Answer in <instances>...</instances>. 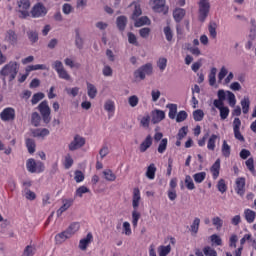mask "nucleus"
Returning a JSON list of instances; mask_svg holds the SVG:
<instances>
[{"label": "nucleus", "mask_w": 256, "mask_h": 256, "mask_svg": "<svg viewBox=\"0 0 256 256\" xmlns=\"http://www.w3.org/2000/svg\"><path fill=\"white\" fill-rule=\"evenodd\" d=\"M26 169L29 173H43L45 171V164L30 158L26 161Z\"/></svg>", "instance_id": "7ed1b4c3"}, {"label": "nucleus", "mask_w": 256, "mask_h": 256, "mask_svg": "<svg viewBox=\"0 0 256 256\" xmlns=\"http://www.w3.org/2000/svg\"><path fill=\"white\" fill-rule=\"evenodd\" d=\"M80 228H81V225L79 224V222H73L69 225L66 231H68V234H70V236L73 237V235L76 234Z\"/></svg>", "instance_id": "473e14b6"}, {"label": "nucleus", "mask_w": 256, "mask_h": 256, "mask_svg": "<svg viewBox=\"0 0 256 256\" xmlns=\"http://www.w3.org/2000/svg\"><path fill=\"white\" fill-rule=\"evenodd\" d=\"M217 189L220 193H225L227 191V184L224 179H220L217 184Z\"/></svg>", "instance_id": "e2e57ef3"}, {"label": "nucleus", "mask_w": 256, "mask_h": 256, "mask_svg": "<svg viewBox=\"0 0 256 256\" xmlns=\"http://www.w3.org/2000/svg\"><path fill=\"white\" fill-rule=\"evenodd\" d=\"M85 143V138L77 134L74 136L73 140L68 145V149L69 151H77V149H81V147H84Z\"/></svg>", "instance_id": "9d476101"}, {"label": "nucleus", "mask_w": 256, "mask_h": 256, "mask_svg": "<svg viewBox=\"0 0 256 256\" xmlns=\"http://www.w3.org/2000/svg\"><path fill=\"white\" fill-rule=\"evenodd\" d=\"M208 81L210 87H215V83H217V68H211L210 73L208 75Z\"/></svg>", "instance_id": "5701e85b"}, {"label": "nucleus", "mask_w": 256, "mask_h": 256, "mask_svg": "<svg viewBox=\"0 0 256 256\" xmlns=\"http://www.w3.org/2000/svg\"><path fill=\"white\" fill-rule=\"evenodd\" d=\"M240 105L242 107V112L244 113V115H247V113H249V107L251 106V101L249 100V97H244L241 100Z\"/></svg>", "instance_id": "2f4dec72"}, {"label": "nucleus", "mask_w": 256, "mask_h": 256, "mask_svg": "<svg viewBox=\"0 0 256 256\" xmlns=\"http://www.w3.org/2000/svg\"><path fill=\"white\" fill-rule=\"evenodd\" d=\"M134 26L135 27H143V25H151V20L147 16H142L140 18H137L134 20Z\"/></svg>", "instance_id": "bb28decb"}, {"label": "nucleus", "mask_w": 256, "mask_h": 256, "mask_svg": "<svg viewBox=\"0 0 256 256\" xmlns=\"http://www.w3.org/2000/svg\"><path fill=\"white\" fill-rule=\"evenodd\" d=\"M103 175L106 181H115V179H117V176L115 175V173H113V170L111 169L104 170Z\"/></svg>", "instance_id": "a18cd8bd"}, {"label": "nucleus", "mask_w": 256, "mask_h": 256, "mask_svg": "<svg viewBox=\"0 0 256 256\" xmlns=\"http://www.w3.org/2000/svg\"><path fill=\"white\" fill-rule=\"evenodd\" d=\"M17 5V11L20 13V19H27V17H29V9H31V1L18 0Z\"/></svg>", "instance_id": "39448f33"}, {"label": "nucleus", "mask_w": 256, "mask_h": 256, "mask_svg": "<svg viewBox=\"0 0 256 256\" xmlns=\"http://www.w3.org/2000/svg\"><path fill=\"white\" fill-rule=\"evenodd\" d=\"M151 145H153V137H151V135H148L139 146L140 153H145V151H147V149H149Z\"/></svg>", "instance_id": "6ab92c4d"}, {"label": "nucleus", "mask_w": 256, "mask_h": 256, "mask_svg": "<svg viewBox=\"0 0 256 256\" xmlns=\"http://www.w3.org/2000/svg\"><path fill=\"white\" fill-rule=\"evenodd\" d=\"M33 255H35V247L31 245L26 246V248L24 249L23 256H33Z\"/></svg>", "instance_id": "774afa93"}, {"label": "nucleus", "mask_w": 256, "mask_h": 256, "mask_svg": "<svg viewBox=\"0 0 256 256\" xmlns=\"http://www.w3.org/2000/svg\"><path fill=\"white\" fill-rule=\"evenodd\" d=\"M221 170V160L217 159L215 163L210 168L213 179H217L219 177V171Z\"/></svg>", "instance_id": "412c9836"}, {"label": "nucleus", "mask_w": 256, "mask_h": 256, "mask_svg": "<svg viewBox=\"0 0 256 256\" xmlns=\"http://www.w3.org/2000/svg\"><path fill=\"white\" fill-rule=\"evenodd\" d=\"M210 241L211 243H213L214 245L217 246H221L223 245V240L221 239V237L217 234H213L210 236Z\"/></svg>", "instance_id": "4d7b16f0"}, {"label": "nucleus", "mask_w": 256, "mask_h": 256, "mask_svg": "<svg viewBox=\"0 0 256 256\" xmlns=\"http://www.w3.org/2000/svg\"><path fill=\"white\" fill-rule=\"evenodd\" d=\"M31 123L34 125V127H39V123H41V116L39 113L34 112L31 115Z\"/></svg>", "instance_id": "3c124183"}, {"label": "nucleus", "mask_w": 256, "mask_h": 256, "mask_svg": "<svg viewBox=\"0 0 256 256\" xmlns=\"http://www.w3.org/2000/svg\"><path fill=\"white\" fill-rule=\"evenodd\" d=\"M187 117H189L187 112L185 110H181L176 115V123H183V121H185L187 119Z\"/></svg>", "instance_id": "603ef678"}, {"label": "nucleus", "mask_w": 256, "mask_h": 256, "mask_svg": "<svg viewBox=\"0 0 256 256\" xmlns=\"http://www.w3.org/2000/svg\"><path fill=\"white\" fill-rule=\"evenodd\" d=\"M203 117H205V113L203 110L198 109L193 112L194 121H203Z\"/></svg>", "instance_id": "5fc2aeb1"}, {"label": "nucleus", "mask_w": 256, "mask_h": 256, "mask_svg": "<svg viewBox=\"0 0 256 256\" xmlns=\"http://www.w3.org/2000/svg\"><path fill=\"white\" fill-rule=\"evenodd\" d=\"M67 95L71 97H77L79 95V87L65 88Z\"/></svg>", "instance_id": "680f3d73"}, {"label": "nucleus", "mask_w": 256, "mask_h": 256, "mask_svg": "<svg viewBox=\"0 0 256 256\" xmlns=\"http://www.w3.org/2000/svg\"><path fill=\"white\" fill-rule=\"evenodd\" d=\"M53 69L58 74L59 79H64V81H71V75L69 72H67L65 66H63V62L56 60L53 63Z\"/></svg>", "instance_id": "20e7f679"}, {"label": "nucleus", "mask_w": 256, "mask_h": 256, "mask_svg": "<svg viewBox=\"0 0 256 256\" xmlns=\"http://www.w3.org/2000/svg\"><path fill=\"white\" fill-rule=\"evenodd\" d=\"M152 74H153V64L147 63V64L141 66L140 68H138L134 72V77L136 79H141V81H143V79H145L146 75H152Z\"/></svg>", "instance_id": "0eeeda50"}, {"label": "nucleus", "mask_w": 256, "mask_h": 256, "mask_svg": "<svg viewBox=\"0 0 256 256\" xmlns=\"http://www.w3.org/2000/svg\"><path fill=\"white\" fill-rule=\"evenodd\" d=\"M141 201V190L139 188H134L133 189V195H132V225L133 227H137L139 223V219H141V213L137 211L139 209V203Z\"/></svg>", "instance_id": "f03ea898"}, {"label": "nucleus", "mask_w": 256, "mask_h": 256, "mask_svg": "<svg viewBox=\"0 0 256 256\" xmlns=\"http://www.w3.org/2000/svg\"><path fill=\"white\" fill-rule=\"evenodd\" d=\"M185 9L183 8H176L173 11V18L176 21V23H181L183 21V17H185Z\"/></svg>", "instance_id": "4be33fe9"}, {"label": "nucleus", "mask_w": 256, "mask_h": 256, "mask_svg": "<svg viewBox=\"0 0 256 256\" xmlns=\"http://www.w3.org/2000/svg\"><path fill=\"white\" fill-rule=\"evenodd\" d=\"M208 31L212 39H217V23L211 22L208 26Z\"/></svg>", "instance_id": "58836bf2"}, {"label": "nucleus", "mask_w": 256, "mask_h": 256, "mask_svg": "<svg viewBox=\"0 0 256 256\" xmlns=\"http://www.w3.org/2000/svg\"><path fill=\"white\" fill-rule=\"evenodd\" d=\"M203 254L205 256H217V250L212 248L211 246H205L203 248Z\"/></svg>", "instance_id": "864d4df0"}, {"label": "nucleus", "mask_w": 256, "mask_h": 256, "mask_svg": "<svg viewBox=\"0 0 256 256\" xmlns=\"http://www.w3.org/2000/svg\"><path fill=\"white\" fill-rule=\"evenodd\" d=\"M0 119L1 121H4V123H7L9 121H15V108H4L0 113Z\"/></svg>", "instance_id": "9b49d317"}, {"label": "nucleus", "mask_w": 256, "mask_h": 256, "mask_svg": "<svg viewBox=\"0 0 256 256\" xmlns=\"http://www.w3.org/2000/svg\"><path fill=\"white\" fill-rule=\"evenodd\" d=\"M157 67L160 69V71L167 69V58H159Z\"/></svg>", "instance_id": "69168bd1"}, {"label": "nucleus", "mask_w": 256, "mask_h": 256, "mask_svg": "<svg viewBox=\"0 0 256 256\" xmlns=\"http://www.w3.org/2000/svg\"><path fill=\"white\" fill-rule=\"evenodd\" d=\"M218 99H215L213 101V105L214 107H216V109H223V107H225L224 101L225 99H227V96L225 94V90H218Z\"/></svg>", "instance_id": "2eb2a0df"}, {"label": "nucleus", "mask_w": 256, "mask_h": 256, "mask_svg": "<svg viewBox=\"0 0 256 256\" xmlns=\"http://www.w3.org/2000/svg\"><path fill=\"white\" fill-rule=\"evenodd\" d=\"M26 147L28 149V153H30L31 155H33V153H35V140L31 139V138H27L26 141Z\"/></svg>", "instance_id": "79ce46f5"}, {"label": "nucleus", "mask_w": 256, "mask_h": 256, "mask_svg": "<svg viewBox=\"0 0 256 256\" xmlns=\"http://www.w3.org/2000/svg\"><path fill=\"white\" fill-rule=\"evenodd\" d=\"M171 253V245H161L158 247V255L159 256H167Z\"/></svg>", "instance_id": "ea45409f"}, {"label": "nucleus", "mask_w": 256, "mask_h": 256, "mask_svg": "<svg viewBox=\"0 0 256 256\" xmlns=\"http://www.w3.org/2000/svg\"><path fill=\"white\" fill-rule=\"evenodd\" d=\"M71 205H73V199L63 200V205L58 209L57 215L65 213V211H67Z\"/></svg>", "instance_id": "cd10ccee"}, {"label": "nucleus", "mask_w": 256, "mask_h": 256, "mask_svg": "<svg viewBox=\"0 0 256 256\" xmlns=\"http://www.w3.org/2000/svg\"><path fill=\"white\" fill-rule=\"evenodd\" d=\"M212 224L214 227H216L217 231H219L221 227H223V219L219 218V216H216L212 218Z\"/></svg>", "instance_id": "13d9d810"}, {"label": "nucleus", "mask_w": 256, "mask_h": 256, "mask_svg": "<svg viewBox=\"0 0 256 256\" xmlns=\"http://www.w3.org/2000/svg\"><path fill=\"white\" fill-rule=\"evenodd\" d=\"M104 109L108 113H115V102L113 100H106L104 103Z\"/></svg>", "instance_id": "37998d69"}, {"label": "nucleus", "mask_w": 256, "mask_h": 256, "mask_svg": "<svg viewBox=\"0 0 256 256\" xmlns=\"http://www.w3.org/2000/svg\"><path fill=\"white\" fill-rule=\"evenodd\" d=\"M31 15L34 18L45 17L47 15V8L42 3H37L33 6Z\"/></svg>", "instance_id": "ddd939ff"}, {"label": "nucleus", "mask_w": 256, "mask_h": 256, "mask_svg": "<svg viewBox=\"0 0 256 256\" xmlns=\"http://www.w3.org/2000/svg\"><path fill=\"white\" fill-rule=\"evenodd\" d=\"M225 95H227L228 105L230 107H235V105H237V98L235 97V94L231 91H226Z\"/></svg>", "instance_id": "e433bc0d"}, {"label": "nucleus", "mask_w": 256, "mask_h": 256, "mask_svg": "<svg viewBox=\"0 0 256 256\" xmlns=\"http://www.w3.org/2000/svg\"><path fill=\"white\" fill-rule=\"evenodd\" d=\"M167 143H169V141L167 140V138H164L160 141V144L158 146V153H165V151H167Z\"/></svg>", "instance_id": "6e6d98bb"}, {"label": "nucleus", "mask_w": 256, "mask_h": 256, "mask_svg": "<svg viewBox=\"0 0 256 256\" xmlns=\"http://www.w3.org/2000/svg\"><path fill=\"white\" fill-rule=\"evenodd\" d=\"M27 35L31 43H37V41H39V33H37V31L30 30L27 32Z\"/></svg>", "instance_id": "09e8293b"}, {"label": "nucleus", "mask_w": 256, "mask_h": 256, "mask_svg": "<svg viewBox=\"0 0 256 256\" xmlns=\"http://www.w3.org/2000/svg\"><path fill=\"white\" fill-rule=\"evenodd\" d=\"M222 155L224 157H230V155H231V146H229V144H227V140L223 141V144H222Z\"/></svg>", "instance_id": "49530a36"}, {"label": "nucleus", "mask_w": 256, "mask_h": 256, "mask_svg": "<svg viewBox=\"0 0 256 256\" xmlns=\"http://www.w3.org/2000/svg\"><path fill=\"white\" fill-rule=\"evenodd\" d=\"M132 5L134 7V10H133L131 19L133 21H137V19H139V17L143 15V10H141V4H139V2H133Z\"/></svg>", "instance_id": "aec40b11"}, {"label": "nucleus", "mask_w": 256, "mask_h": 256, "mask_svg": "<svg viewBox=\"0 0 256 256\" xmlns=\"http://www.w3.org/2000/svg\"><path fill=\"white\" fill-rule=\"evenodd\" d=\"M165 0H150L149 5L155 13H164L167 15L168 9L165 7Z\"/></svg>", "instance_id": "6e6552de"}, {"label": "nucleus", "mask_w": 256, "mask_h": 256, "mask_svg": "<svg viewBox=\"0 0 256 256\" xmlns=\"http://www.w3.org/2000/svg\"><path fill=\"white\" fill-rule=\"evenodd\" d=\"M87 93H88V97L90 99H95V97H97V87H95V85L88 82L87 83Z\"/></svg>", "instance_id": "f704fd0d"}, {"label": "nucleus", "mask_w": 256, "mask_h": 256, "mask_svg": "<svg viewBox=\"0 0 256 256\" xmlns=\"http://www.w3.org/2000/svg\"><path fill=\"white\" fill-rule=\"evenodd\" d=\"M199 225H201V219H199L198 217L194 218L192 224L190 225L191 233L197 235V233H199Z\"/></svg>", "instance_id": "c9c22d12"}, {"label": "nucleus", "mask_w": 256, "mask_h": 256, "mask_svg": "<svg viewBox=\"0 0 256 256\" xmlns=\"http://www.w3.org/2000/svg\"><path fill=\"white\" fill-rule=\"evenodd\" d=\"M18 73L19 64L17 61H10L0 69V79L3 81V83H7V81L11 83L17 79Z\"/></svg>", "instance_id": "f257e3e1"}, {"label": "nucleus", "mask_w": 256, "mask_h": 256, "mask_svg": "<svg viewBox=\"0 0 256 256\" xmlns=\"http://www.w3.org/2000/svg\"><path fill=\"white\" fill-rule=\"evenodd\" d=\"M43 99H45V94L43 92H38L32 96L31 103L32 105H37V103Z\"/></svg>", "instance_id": "de8ad7c7"}, {"label": "nucleus", "mask_w": 256, "mask_h": 256, "mask_svg": "<svg viewBox=\"0 0 256 256\" xmlns=\"http://www.w3.org/2000/svg\"><path fill=\"white\" fill-rule=\"evenodd\" d=\"M210 9L211 4L208 1L203 0L199 2V21L203 23L207 19Z\"/></svg>", "instance_id": "1a4fd4ad"}, {"label": "nucleus", "mask_w": 256, "mask_h": 256, "mask_svg": "<svg viewBox=\"0 0 256 256\" xmlns=\"http://www.w3.org/2000/svg\"><path fill=\"white\" fill-rule=\"evenodd\" d=\"M165 119V111L163 110H154L152 111V119L151 122L153 125H157V123H161Z\"/></svg>", "instance_id": "dca6fc26"}, {"label": "nucleus", "mask_w": 256, "mask_h": 256, "mask_svg": "<svg viewBox=\"0 0 256 256\" xmlns=\"http://www.w3.org/2000/svg\"><path fill=\"white\" fill-rule=\"evenodd\" d=\"M220 111V119H222V121H225V119H227V117H229V107L224 106L223 108L219 109Z\"/></svg>", "instance_id": "052dcab7"}, {"label": "nucleus", "mask_w": 256, "mask_h": 256, "mask_svg": "<svg viewBox=\"0 0 256 256\" xmlns=\"http://www.w3.org/2000/svg\"><path fill=\"white\" fill-rule=\"evenodd\" d=\"M64 167L65 169H71L73 167V158L69 154L65 156Z\"/></svg>", "instance_id": "338daca9"}, {"label": "nucleus", "mask_w": 256, "mask_h": 256, "mask_svg": "<svg viewBox=\"0 0 256 256\" xmlns=\"http://www.w3.org/2000/svg\"><path fill=\"white\" fill-rule=\"evenodd\" d=\"M206 177H207L206 172H198L193 175V179H194L195 183H203L205 181Z\"/></svg>", "instance_id": "c03bdc74"}, {"label": "nucleus", "mask_w": 256, "mask_h": 256, "mask_svg": "<svg viewBox=\"0 0 256 256\" xmlns=\"http://www.w3.org/2000/svg\"><path fill=\"white\" fill-rule=\"evenodd\" d=\"M217 139H219V136L216 134H212L210 136L207 143V149L209 151H215V147H216L215 143H217Z\"/></svg>", "instance_id": "c85d7f7f"}, {"label": "nucleus", "mask_w": 256, "mask_h": 256, "mask_svg": "<svg viewBox=\"0 0 256 256\" xmlns=\"http://www.w3.org/2000/svg\"><path fill=\"white\" fill-rule=\"evenodd\" d=\"M47 69V65L45 64H36V65H29L26 67L25 71L27 73H31V71H45Z\"/></svg>", "instance_id": "c756f323"}, {"label": "nucleus", "mask_w": 256, "mask_h": 256, "mask_svg": "<svg viewBox=\"0 0 256 256\" xmlns=\"http://www.w3.org/2000/svg\"><path fill=\"white\" fill-rule=\"evenodd\" d=\"M89 188H87L86 186H80L76 192H75V197H83V195H85V193H89Z\"/></svg>", "instance_id": "bf43d9fd"}, {"label": "nucleus", "mask_w": 256, "mask_h": 256, "mask_svg": "<svg viewBox=\"0 0 256 256\" xmlns=\"http://www.w3.org/2000/svg\"><path fill=\"white\" fill-rule=\"evenodd\" d=\"M244 217H245L247 223H254L256 213H255V211H253L251 209H246V210H244Z\"/></svg>", "instance_id": "7c9ffc66"}, {"label": "nucleus", "mask_w": 256, "mask_h": 256, "mask_svg": "<svg viewBox=\"0 0 256 256\" xmlns=\"http://www.w3.org/2000/svg\"><path fill=\"white\" fill-rule=\"evenodd\" d=\"M233 131H234V137L238 141L244 142L245 137L241 134V119L234 118L233 120Z\"/></svg>", "instance_id": "4468645a"}, {"label": "nucleus", "mask_w": 256, "mask_h": 256, "mask_svg": "<svg viewBox=\"0 0 256 256\" xmlns=\"http://www.w3.org/2000/svg\"><path fill=\"white\" fill-rule=\"evenodd\" d=\"M116 25L119 31H125V28L127 27V17L126 16H119L116 19Z\"/></svg>", "instance_id": "a878e982"}, {"label": "nucleus", "mask_w": 256, "mask_h": 256, "mask_svg": "<svg viewBox=\"0 0 256 256\" xmlns=\"http://www.w3.org/2000/svg\"><path fill=\"white\" fill-rule=\"evenodd\" d=\"M5 41L7 43H10V45H17L18 36L17 33H15L14 30H8L5 35Z\"/></svg>", "instance_id": "a211bd4d"}, {"label": "nucleus", "mask_w": 256, "mask_h": 256, "mask_svg": "<svg viewBox=\"0 0 256 256\" xmlns=\"http://www.w3.org/2000/svg\"><path fill=\"white\" fill-rule=\"evenodd\" d=\"M155 173H157V167L155 166V164L152 163L147 167V170H146L147 179H150V181H153V179H155Z\"/></svg>", "instance_id": "393cba45"}, {"label": "nucleus", "mask_w": 256, "mask_h": 256, "mask_svg": "<svg viewBox=\"0 0 256 256\" xmlns=\"http://www.w3.org/2000/svg\"><path fill=\"white\" fill-rule=\"evenodd\" d=\"M49 129L47 128H41V129H36L33 131V137H47L49 135Z\"/></svg>", "instance_id": "4c0bfd02"}, {"label": "nucleus", "mask_w": 256, "mask_h": 256, "mask_svg": "<svg viewBox=\"0 0 256 256\" xmlns=\"http://www.w3.org/2000/svg\"><path fill=\"white\" fill-rule=\"evenodd\" d=\"M163 33L165 35L166 41L171 43V41H173V29H171V26L164 27Z\"/></svg>", "instance_id": "a19ab883"}, {"label": "nucleus", "mask_w": 256, "mask_h": 256, "mask_svg": "<svg viewBox=\"0 0 256 256\" xmlns=\"http://www.w3.org/2000/svg\"><path fill=\"white\" fill-rule=\"evenodd\" d=\"M75 45L77 49H83V38H81L79 31H76Z\"/></svg>", "instance_id": "0e129e2a"}, {"label": "nucleus", "mask_w": 256, "mask_h": 256, "mask_svg": "<svg viewBox=\"0 0 256 256\" xmlns=\"http://www.w3.org/2000/svg\"><path fill=\"white\" fill-rule=\"evenodd\" d=\"M91 241H93V234L89 232L85 238L80 240L79 249H81V251H86L89 244H91Z\"/></svg>", "instance_id": "f3484780"}, {"label": "nucleus", "mask_w": 256, "mask_h": 256, "mask_svg": "<svg viewBox=\"0 0 256 256\" xmlns=\"http://www.w3.org/2000/svg\"><path fill=\"white\" fill-rule=\"evenodd\" d=\"M71 237H72L71 234L67 230H65V231L57 234L55 236V239H56L57 243H65V241H67V239H71Z\"/></svg>", "instance_id": "b1692460"}, {"label": "nucleus", "mask_w": 256, "mask_h": 256, "mask_svg": "<svg viewBox=\"0 0 256 256\" xmlns=\"http://www.w3.org/2000/svg\"><path fill=\"white\" fill-rule=\"evenodd\" d=\"M38 110L40 112V115L42 116L44 123H51V108L49 107V103L47 102V100L42 101L38 105Z\"/></svg>", "instance_id": "423d86ee"}, {"label": "nucleus", "mask_w": 256, "mask_h": 256, "mask_svg": "<svg viewBox=\"0 0 256 256\" xmlns=\"http://www.w3.org/2000/svg\"><path fill=\"white\" fill-rule=\"evenodd\" d=\"M245 177H238L235 181L234 191L239 197H245Z\"/></svg>", "instance_id": "f8f14e48"}, {"label": "nucleus", "mask_w": 256, "mask_h": 256, "mask_svg": "<svg viewBox=\"0 0 256 256\" xmlns=\"http://www.w3.org/2000/svg\"><path fill=\"white\" fill-rule=\"evenodd\" d=\"M185 185L189 191H193V189H195V183L193 182V178H191V176H185Z\"/></svg>", "instance_id": "8fccbe9b"}, {"label": "nucleus", "mask_w": 256, "mask_h": 256, "mask_svg": "<svg viewBox=\"0 0 256 256\" xmlns=\"http://www.w3.org/2000/svg\"><path fill=\"white\" fill-rule=\"evenodd\" d=\"M166 108L169 109V119H175L177 117V104H167Z\"/></svg>", "instance_id": "72a5a7b5"}]
</instances>
